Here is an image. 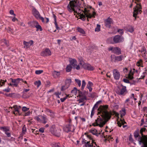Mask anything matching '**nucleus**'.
<instances>
[{
  "mask_svg": "<svg viewBox=\"0 0 147 147\" xmlns=\"http://www.w3.org/2000/svg\"><path fill=\"white\" fill-rule=\"evenodd\" d=\"M86 83L85 80H83L82 82V85L81 87V90H83L84 89L86 86Z\"/></svg>",
  "mask_w": 147,
  "mask_h": 147,
  "instance_id": "ea45409f",
  "label": "nucleus"
},
{
  "mask_svg": "<svg viewBox=\"0 0 147 147\" xmlns=\"http://www.w3.org/2000/svg\"><path fill=\"white\" fill-rule=\"evenodd\" d=\"M134 28L132 26H130L128 29L127 31L131 33H132L134 32Z\"/></svg>",
  "mask_w": 147,
  "mask_h": 147,
  "instance_id": "a18cd8bd",
  "label": "nucleus"
},
{
  "mask_svg": "<svg viewBox=\"0 0 147 147\" xmlns=\"http://www.w3.org/2000/svg\"><path fill=\"white\" fill-rule=\"evenodd\" d=\"M39 116L40 115H38L37 116H36L34 117V119L38 121L39 122H42V120L40 119L41 118H40Z\"/></svg>",
  "mask_w": 147,
  "mask_h": 147,
  "instance_id": "4c0bfd02",
  "label": "nucleus"
},
{
  "mask_svg": "<svg viewBox=\"0 0 147 147\" xmlns=\"http://www.w3.org/2000/svg\"><path fill=\"white\" fill-rule=\"evenodd\" d=\"M77 6V1H71L69 3L68 5L67 8L68 11L70 12L74 11V12L77 13V11H76L74 7H76Z\"/></svg>",
  "mask_w": 147,
  "mask_h": 147,
  "instance_id": "39448f33",
  "label": "nucleus"
},
{
  "mask_svg": "<svg viewBox=\"0 0 147 147\" xmlns=\"http://www.w3.org/2000/svg\"><path fill=\"white\" fill-rule=\"evenodd\" d=\"M90 140H92V136L89 135H88L86 133L84 134Z\"/></svg>",
  "mask_w": 147,
  "mask_h": 147,
  "instance_id": "09e8293b",
  "label": "nucleus"
},
{
  "mask_svg": "<svg viewBox=\"0 0 147 147\" xmlns=\"http://www.w3.org/2000/svg\"><path fill=\"white\" fill-rule=\"evenodd\" d=\"M83 12H84L85 15L83 13H80V18L82 20H85L86 19V16L88 18H91L92 17L94 18L96 14V13L95 11H93L92 15H91L90 13H89L90 10L88 9V8L85 7L84 9V10H83Z\"/></svg>",
  "mask_w": 147,
  "mask_h": 147,
  "instance_id": "7ed1b4c3",
  "label": "nucleus"
},
{
  "mask_svg": "<svg viewBox=\"0 0 147 147\" xmlns=\"http://www.w3.org/2000/svg\"><path fill=\"white\" fill-rule=\"evenodd\" d=\"M69 61L70 63V65H72L74 68L78 70L80 69V66L77 65V61L75 59L69 58Z\"/></svg>",
  "mask_w": 147,
  "mask_h": 147,
  "instance_id": "0eeeda50",
  "label": "nucleus"
},
{
  "mask_svg": "<svg viewBox=\"0 0 147 147\" xmlns=\"http://www.w3.org/2000/svg\"><path fill=\"white\" fill-rule=\"evenodd\" d=\"M109 105H100L98 109V113L101 116H98L95 120V122L92 124L94 126H99L101 127L110 119L112 115L111 111L108 112Z\"/></svg>",
  "mask_w": 147,
  "mask_h": 147,
  "instance_id": "f257e3e1",
  "label": "nucleus"
},
{
  "mask_svg": "<svg viewBox=\"0 0 147 147\" xmlns=\"http://www.w3.org/2000/svg\"><path fill=\"white\" fill-rule=\"evenodd\" d=\"M113 73L114 78L115 80H118L120 77V73L117 69H114Z\"/></svg>",
  "mask_w": 147,
  "mask_h": 147,
  "instance_id": "2eb2a0df",
  "label": "nucleus"
},
{
  "mask_svg": "<svg viewBox=\"0 0 147 147\" xmlns=\"http://www.w3.org/2000/svg\"><path fill=\"white\" fill-rule=\"evenodd\" d=\"M123 81L125 83H129V80L126 79H123Z\"/></svg>",
  "mask_w": 147,
  "mask_h": 147,
  "instance_id": "69168bd1",
  "label": "nucleus"
},
{
  "mask_svg": "<svg viewBox=\"0 0 147 147\" xmlns=\"http://www.w3.org/2000/svg\"><path fill=\"white\" fill-rule=\"evenodd\" d=\"M55 95L56 96V97L58 98H59L60 97L59 96V95L60 94L59 93V92H56L55 93Z\"/></svg>",
  "mask_w": 147,
  "mask_h": 147,
  "instance_id": "680f3d73",
  "label": "nucleus"
},
{
  "mask_svg": "<svg viewBox=\"0 0 147 147\" xmlns=\"http://www.w3.org/2000/svg\"><path fill=\"white\" fill-rule=\"evenodd\" d=\"M93 85V84L90 81L88 82V84L87 85L86 88H88L90 92H91L92 90V86Z\"/></svg>",
  "mask_w": 147,
  "mask_h": 147,
  "instance_id": "a878e982",
  "label": "nucleus"
},
{
  "mask_svg": "<svg viewBox=\"0 0 147 147\" xmlns=\"http://www.w3.org/2000/svg\"><path fill=\"white\" fill-rule=\"evenodd\" d=\"M30 114V112L29 111H28L27 113H25L24 116H27L29 115Z\"/></svg>",
  "mask_w": 147,
  "mask_h": 147,
  "instance_id": "338daca9",
  "label": "nucleus"
},
{
  "mask_svg": "<svg viewBox=\"0 0 147 147\" xmlns=\"http://www.w3.org/2000/svg\"><path fill=\"white\" fill-rule=\"evenodd\" d=\"M118 32L121 34H122L124 33V30L123 29H119Z\"/></svg>",
  "mask_w": 147,
  "mask_h": 147,
  "instance_id": "3c124183",
  "label": "nucleus"
},
{
  "mask_svg": "<svg viewBox=\"0 0 147 147\" xmlns=\"http://www.w3.org/2000/svg\"><path fill=\"white\" fill-rule=\"evenodd\" d=\"M43 72L42 70H36L35 71V73L36 74L39 75L40 74Z\"/></svg>",
  "mask_w": 147,
  "mask_h": 147,
  "instance_id": "49530a36",
  "label": "nucleus"
},
{
  "mask_svg": "<svg viewBox=\"0 0 147 147\" xmlns=\"http://www.w3.org/2000/svg\"><path fill=\"white\" fill-rule=\"evenodd\" d=\"M5 134H6L7 136L8 137H11V134L10 133L8 132V131L5 132Z\"/></svg>",
  "mask_w": 147,
  "mask_h": 147,
  "instance_id": "13d9d810",
  "label": "nucleus"
},
{
  "mask_svg": "<svg viewBox=\"0 0 147 147\" xmlns=\"http://www.w3.org/2000/svg\"><path fill=\"white\" fill-rule=\"evenodd\" d=\"M71 92L72 94H75L76 95L77 93V88L74 87V89L71 91Z\"/></svg>",
  "mask_w": 147,
  "mask_h": 147,
  "instance_id": "37998d69",
  "label": "nucleus"
},
{
  "mask_svg": "<svg viewBox=\"0 0 147 147\" xmlns=\"http://www.w3.org/2000/svg\"><path fill=\"white\" fill-rule=\"evenodd\" d=\"M72 67L71 65L69 64L68 65L66 68V71L67 72H70L71 70Z\"/></svg>",
  "mask_w": 147,
  "mask_h": 147,
  "instance_id": "72a5a7b5",
  "label": "nucleus"
},
{
  "mask_svg": "<svg viewBox=\"0 0 147 147\" xmlns=\"http://www.w3.org/2000/svg\"><path fill=\"white\" fill-rule=\"evenodd\" d=\"M32 13L33 15L37 19H40L42 22L44 21V18L40 16L39 12L35 8H33L32 10Z\"/></svg>",
  "mask_w": 147,
  "mask_h": 147,
  "instance_id": "6e6552de",
  "label": "nucleus"
},
{
  "mask_svg": "<svg viewBox=\"0 0 147 147\" xmlns=\"http://www.w3.org/2000/svg\"><path fill=\"white\" fill-rule=\"evenodd\" d=\"M71 82V79H67L66 80L65 82V85L62 86L61 90L63 91L67 88L70 85Z\"/></svg>",
  "mask_w": 147,
  "mask_h": 147,
  "instance_id": "ddd939ff",
  "label": "nucleus"
},
{
  "mask_svg": "<svg viewBox=\"0 0 147 147\" xmlns=\"http://www.w3.org/2000/svg\"><path fill=\"white\" fill-rule=\"evenodd\" d=\"M108 50L109 51H111L113 53L117 55H119L121 53L120 49L117 47H110L108 48Z\"/></svg>",
  "mask_w": 147,
  "mask_h": 147,
  "instance_id": "1a4fd4ad",
  "label": "nucleus"
},
{
  "mask_svg": "<svg viewBox=\"0 0 147 147\" xmlns=\"http://www.w3.org/2000/svg\"><path fill=\"white\" fill-rule=\"evenodd\" d=\"M112 20L111 18H108L105 22V26L107 27H110L112 23Z\"/></svg>",
  "mask_w": 147,
  "mask_h": 147,
  "instance_id": "5701e85b",
  "label": "nucleus"
},
{
  "mask_svg": "<svg viewBox=\"0 0 147 147\" xmlns=\"http://www.w3.org/2000/svg\"><path fill=\"white\" fill-rule=\"evenodd\" d=\"M20 80H23L20 78H17L16 79H13L10 78L9 80V81L12 83L13 84V86L16 87L18 86Z\"/></svg>",
  "mask_w": 147,
  "mask_h": 147,
  "instance_id": "f8f14e48",
  "label": "nucleus"
},
{
  "mask_svg": "<svg viewBox=\"0 0 147 147\" xmlns=\"http://www.w3.org/2000/svg\"><path fill=\"white\" fill-rule=\"evenodd\" d=\"M28 24L31 26H35V25L38 24V23L36 21H33V22H31L29 23H28Z\"/></svg>",
  "mask_w": 147,
  "mask_h": 147,
  "instance_id": "7c9ffc66",
  "label": "nucleus"
},
{
  "mask_svg": "<svg viewBox=\"0 0 147 147\" xmlns=\"http://www.w3.org/2000/svg\"><path fill=\"white\" fill-rule=\"evenodd\" d=\"M60 131L61 130L60 129L56 128L54 125H51L50 129V131L51 134L57 137H59L60 136Z\"/></svg>",
  "mask_w": 147,
  "mask_h": 147,
  "instance_id": "423d86ee",
  "label": "nucleus"
},
{
  "mask_svg": "<svg viewBox=\"0 0 147 147\" xmlns=\"http://www.w3.org/2000/svg\"><path fill=\"white\" fill-rule=\"evenodd\" d=\"M10 128L8 127H3L2 130L3 131L5 132L9 131Z\"/></svg>",
  "mask_w": 147,
  "mask_h": 147,
  "instance_id": "f704fd0d",
  "label": "nucleus"
},
{
  "mask_svg": "<svg viewBox=\"0 0 147 147\" xmlns=\"http://www.w3.org/2000/svg\"><path fill=\"white\" fill-rule=\"evenodd\" d=\"M54 147H60V144L59 143H55L54 144Z\"/></svg>",
  "mask_w": 147,
  "mask_h": 147,
  "instance_id": "5fc2aeb1",
  "label": "nucleus"
},
{
  "mask_svg": "<svg viewBox=\"0 0 147 147\" xmlns=\"http://www.w3.org/2000/svg\"><path fill=\"white\" fill-rule=\"evenodd\" d=\"M127 93V91L126 89V87L123 86L120 91L118 92V94L119 95L124 96Z\"/></svg>",
  "mask_w": 147,
  "mask_h": 147,
  "instance_id": "a211bd4d",
  "label": "nucleus"
},
{
  "mask_svg": "<svg viewBox=\"0 0 147 147\" xmlns=\"http://www.w3.org/2000/svg\"><path fill=\"white\" fill-rule=\"evenodd\" d=\"M133 74L132 73L131 74L130 73H129L128 75V77L129 78L131 79H132L133 78Z\"/></svg>",
  "mask_w": 147,
  "mask_h": 147,
  "instance_id": "bf43d9fd",
  "label": "nucleus"
},
{
  "mask_svg": "<svg viewBox=\"0 0 147 147\" xmlns=\"http://www.w3.org/2000/svg\"><path fill=\"white\" fill-rule=\"evenodd\" d=\"M146 129L145 127L142 128L140 130V133L141 136H140L138 139L140 145L142 144L141 147H147V135H144L143 134L146 130Z\"/></svg>",
  "mask_w": 147,
  "mask_h": 147,
  "instance_id": "f03ea898",
  "label": "nucleus"
},
{
  "mask_svg": "<svg viewBox=\"0 0 147 147\" xmlns=\"http://www.w3.org/2000/svg\"><path fill=\"white\" fill-rule=\"evenodd\" d=\"M75 81L76 82V83L78 84V86L79 87H80L81 85V81L79 79H75Z\"/></svg>",
  "mask_w": 147,
  "mask_h": 147,
  "instance_id": "c03bdc74",
  "label": "nucleus"
},
{
  "mask_svg": "<svg viewBox=\"0 0 147 147\" xmlns=\"http://www.w3.org/2000/svg\"><path fill=\"white\" fill-rule=\"evenodd\" d=\"M60 74V71H54L52 72V75L53 77L55 78H57L59 77Z\"/></svg>",
  "mask_w": 147,
  "mask_h": 147,
  "instance_id": "b1692460",
  "label": "nucleus"
},
{
  "mask_svg": "<svg viewBox=\"0 0 147 147\" xmlns=\"http://www.w3.org/2000/svg\"><path fill=\"white\" fill-rule=\"evenodd\" d=\"M141 53L143 54L142 56L145 57L146 56L145 53L146 52V49L145 48L143 47L141 50Z\"/></svg>",
  "mask_w": 147,
  "mask_h": 147,
  "instance_id": "e433bc0d",
  "label": "nucleus"
},
{
  "mask_svg": "<svg viewBox=\"0 0 147 147\" xmlns=\"http://www.w3.org/2000/svg\"><path fill=\"white\" fill-rule=\"evenodd\" d=\"M25 126H24L22 128V133L23 134H25L26 130V128Z\"/></svg>",
  "mask_w": 147,
  "mask_h": 147,
  "instance_id": "8fccbe9b",
  "label": "nucleus"
},
{
  "mask_svg": "<svg viewBox=\"0 0 147 147\" xmlns=\"http://www.w3.org/2000/svg\"><path fill=\"white\" fill-rule=\"evenodd\" d=\"M13 30L11 28H10L8 27V31L9 32L13 33V32H12Z\"/></svg>",
  "mask_w": 147,
  "mask_h": 147,
  "instance_id": "0e129e2a",
  "label": "nucleus"
},
{
  "mask_svg": "<svg viewBox=\"0 0 147 147\" xmlns=\"http://www.w3.org/2000/svg\"><path fill=\"white\" fill-rule=\"evenodd\" d=\"M91 133L94 135H95L96 133L97 130L95 129L92 130L91 131Z\"/></svg>",
  "mask_w": 147,
  "mask_h": 147,
  "instance_id": "864d4df0",
  "label": "nucleus"
},
{
  "mask_svg": "<svg viewBox=\"0 0 147 147\" xmlns=\"http://www.w3.org/2000/svg\"><path fill=\"white\" fill-rule=\"evenodd\" d=\"M66 96L63 98H61L60 99V100L62 102H63L68 97H69V95H67L65 94Z\"/></svg>",
  "mask_w": 147,
  "mask_h": 147,
  "instance_id": "79ce46f5",
  "label": "nucleus"
},
{
  "mask_svg": "<svg viewBox=\"0 0 147 147\" xmlns=\"http://www.w3.org/2000/svg\"><path fill=\"white\" fill-rule=\"evenodd\" d=\"M45 111L46 113H48L49 115L52 117H53L54 115V112L52 111L49 109H46Z\"/></svg>",
  "mask_w": 147,
  "mask_h": 147,
  "instance_id": "bb28decb",
  "label": "nucleus"
},
{
  "mask_svg": "<svg viewBox=\"0 0 147 147\" xmlns=\"http://www.w3.org/2000/svg\"><path fill=\"white\" fill-rule=\"evenodd\" d=\"M63 130L66 132H68L69 131H72L74 132L75 128L74 126L72 125L68 124L66 125L63 128Z\"/></svg>",
  "mask_w": 147,
  "mask_h": 147,
  "instance_id": "9d476101",
  "label": "nucleus"
},
{
  "mask_svg": "<svg viewBox=\"0 0 147 147\" xmlns=\"http://www.w3.org/2000/svg\"><path fill=\"white\" fill-rule=\"evenodd\" d=\"M126 123V122L125 121L124 119L121 118L120 121H118L117 122V124L118 126L119 127H121L122 125H123V128H125L127 127V125H124V124Z\"/></svg>",
  "mask_w": 147,
  "mask_h": 147,
  "instance_id": "6ab92c4d",
  "label": "nucleus"
},
{
  "mask_svg": "<svg viewBox=\"0 0 147 147\" xmlns=\"http://www.w3.org/2000/svg\"><path fill=\"white\" fill-rule=\"evenodd\" d=\"M33 41L32 40H30L28 42H27L26 41H23V44L24 45V47L27 49L29 47L33 44Z\"/></svg>",
  "mask_w": 147,
  "mask_h": 147,
  "instance_id": "412c9836",
  "label": "nucleus"
},
{
  "mask_svg": "<svg viewBox=\"0 0 147 147\" xmlns=\"http://www.w3.org/2000/svg\"><path fill=\"white\" fill-rule=\"evenodd\" d=\"M14 108V111L13 112V113L15 115H18L20 114L19 112V108L18 107V106L17 105H15L13 107H10L9 108H11V109H12L13 108Z\"/></svg>",
  "mask_w": 147,
  "mask_h": 147,
  "instance_id": "4be33fe9",
  "label": "nucleus"
},
{
  "mask_svg": "<svg viewBox=\"0 0 147 147\" xmlns=\"http://www.w3.org/2000/svg\"><path fill=\"white\" fill-rule=\"evenodd\" d=\"M144 119L142 118L141 119V121L142 122V123H141V124L140 125V126H142V125H143L144 124H146V122H144Z\"/></svg>",
  "mask_w": 147,
  "mask_h": 147,
  "instance_id": "603ef678",
  "label": "nucleus"
},
{
  "mask_svg": "<svg viewBox=\"0 0 147 147\" xmlns=\"http://www.w3.org/2000/svg\"><path fill=\"white\" fill-rule=\"evenodd\" d=\"M113 40L114 43H120L124 41V38L123 37L119 35H116L113 37Z\"/></svg>",
  "mask_w": 147,
  "mask_h": 147,
  "instance_id": "9b49d317",
  "label": "nucleus"
},
{
  "mask_svg": "<svg viewBox=\"0 0 147 147\" xmlns=\"http://www.w3.org/2000/svg\"><path fill=\"white\" fill-rule=\"evenodd\" d=\"M100 25L97 24L96 26V27L95 29V32H99L100 30Z\"/></svg>",
  "mask_w": 147,
  "mask_h": 147,
  "instance_id": "58836bf2",
  "label": "nucleus"
},
{
  "mask_svg": "<svg viewBox=\"0 0 147 147\" xmlns=\"http://www.w3.org/2000/svg\"><path fill=\"white\" fill-rule=\"evenodd\" d=\"M39 131L41 133H43L44 131V129L42 127L40 128L39 129Z\"/></svg>",
  "mask_w": 147,
  "mask_h": 147,
  "instance_id": "e2e57ef3",
  "label": "nucleus"
},
{
  "mask_svg": "<svg viewBox=\"0 0 147 147\" xmlns=\"http://www.w3.org/2000/svg\"><path fill=\"white\" fill-rule=\"evenodd\" d=\"M94 146L93 144H92V145H91V144H89L88 145H86V147H93Z\"/></svg>",
  "mask_w": 147,
  "mask_h": 147,
  "instance_id": "774afa93",
  "label": "nucleus"
},
{
  "mask_svg": "<svg viewBox=\"0 0 147 147\" xmlns=\"http://www.w3.org/2000/svg\"><path fill=\"white\" fill-rule=\"evenodd\" d=\"M142 64V61L140 59L137 62V65L138 66H141Z\"/></svg>",
  "mask_w": 147,
  "mask_h": 147,
  "instance_id": "de8ad7c7",
  "label": "nucleus"
},
{
  "mask_svg": "<svg viewBox=\"0 0 147 147\" xmlns=\"http://www.w3.org/2000/svg\"><path fill=\"white\" fill-rule=\"evenodd\" d=\"M101 101H99L98 102H97L95 104L94 106L93 107L91 112V114L90 115V117L91 118H92L94 114L95 113V109H96L98 107V105L99 103L100 102H101Z\"/></svg>",
  "mask_w": 147,
  "mask_h": 147,
  "instance_id": "aec40b11",
  "label": "nucleus"
},
{
  "mask_svg": "<svg viewBox=\"0 0 147 147\" xmlns=\"http://www.w3.org/2000/svg\"><path fill=\"white\" fill-rule=\"evenodd\" d=\"M82 67L85 69L88 70L92 71L94 69V67L92 66L90 64L84 63L82 65Z\"/></svg>",
  "mask_w": 147,
  "mask_h": 147,
  "instance_id": "dca6fc26",
  "label": "nucleus"
},
{
  "mask_svg": "<svg viewBox=\"0 0 147 147\" xmlns=\"http://www.w3.org/2000/svg\"><path fill=\"white\" fill-rule=\"evenodd\" d=\"M35 27L37 28L36 30V31H38L39 30L40 31H41L42 30L41 26L39 25V24L37 25H35Z\"/></svg>",
  "mask_w": 147,
  "mask_h": 147,
  "instance_id": "c9c22d12",
  "label": "nucleus"
},
{
  "mask_svg": "<svg viewBox=\"0 0 147 147\" xmlns=\"http://www.w3.org/2000/svg\"><path fill=\"white\" fill-rule=\"evenodd\" d=\"M34 84L38 88L41 85V82L40 80L36 81L34 83Z\"/></svg>",
  "mask_w": 147,
  "mask_h": 147,
  "instance_id": "a19ab883",
  "label": "nucleus"
},
{
  "mask_svg": "<svg viewBox=\"0 0 147 147\" xmlns=\"http://www.w3.org/2000/svg\"><path fill=\"white\" fill-rule=\"evenodd\" d=\"M2 45H4L6 47L9 46L8 41L5 39H3L1 40Z\"/></svg>",
  "mask_w": 147,
  "mask_h": 147,
  "instance_id": "cd10ccee",
  "label": "nucleus"
},
{
  "mask_svg": "<svg viewBox=\"0 0 147 147\" xmlns=\"http://www.w3.org/2000/svg\"><path fill=\"white\" fill-rule=\"evenodd\" d=\"M39 116L42 119L41 122L44 124H45L47 123V118L41 115H40Z\"/></svg>",
  "mask_w": 147,
  "mask_h": 147,
  "instance_id": "c85d7f7f",
  "label": "nucleus"
},
{
  "mask_svg": "<svg viewBox=\"0 0 147 147\" xmlns=\"http://www.w3.org/2000/svg\"><path fill=\"white\" fill-rule=\"evenodd\" d=\"M51 54L50 50L48 49H46L44 51L41 52L40 55L42 56L45 57L50 56Z\"/></svg>",
  "mask_w": 147,
  "mask_h": 147,
  "instance_id": "4468645a",
  "label": "nucleus"
},
{
  "mask_svg": "<svg viewBox=\"0 0 147 147\" xmlns=\"http://www.w3.org/2000/svg\"><path fill=\"white\" fill-rule=\"evenodd\" d=\"M95 92H92L90 94V96L92 98H94L96 96Z\"/></svg>",
  "mask_w": 147,
  "mask_h": 147,
  "instance_id": "6e6d98bb",
  "label": "nucleus"
},
{
  "mask_svg": "<svg viewBox=\"0 0 147 147\" xmlns=\"http://www.w3.org/2000/svg\"><path fill=\"white\" fill-rule=\"evenodd\" d=\"M77 30L78 32L81 33L82 34H84L86 33L85 31L84 30L80 28L79 27H78L77 28Z\"/></svg>",
  "mask_w": 147,
  "mask_h": 147,
  "instance_id": "473e14b6",
  "label": "nucleus"
},
{
  "mask_svg": "<svg viewBox=\"0 0 147 147\" xmlns=\"http://www.w3.org/2000/svg\"><path fill=\"white\" fill-rule=\"evenodd\" d=\"M87 98L86 96H84L83 97L80 98V99L78 100L79 103L85 102L84 101L86 100Z\"/></svg>",
  "mask_w": 147,
  "mask_h": 147,
  "instance_id": "c756f323",
  "label": "nucleus"
},
{
  "mask_svg": "<svg viewBox=\"0 0 147 147\" xmlns=\"http://www.w3.org/2000/svg\"><path fill=\"white\" fill-rule=\"evenodd\" d=\"M134 137L136 138V139L138 140V138H139L140 136H141L139 134V131L138 129H136L134 133Z\"/></svg>",
  "mask_w": 147,
  "mask_h": 147,
  "instance_id": "393cba45",
  "label": "nucleus"
},
{
  "mask_svg": "<svg viewBox=\"0 0 147 147\" xmlns=\"http://www.w3.org/2000/svg\"><path fill=\"white\" fill-rule=\"evenodd\" d=\"M111 57V60L112 61H113L115 62H116L117 61H121L123 58V56L121 55L117 56H115L114 57Z\"/></svg>",
  "mask_w": 147,
  "mask_h": 147,
  "instance_id": "f3484780",
  "label": "nucleus"
},
{
  "mask_svg": "<svg viewBox=\"0 0 147 147\" xmlns=\"http://www.w3.org/2000/svg\"><path fill=\"white\" fill-rule=\"evenodd\" d=\"M9 13L11 15H13L14 17L16 16V14L14 13V12L13 10H11L9 11Z\"/></svg>",
  "mask_w": 147,
  "mask_h": 147,
  "instance_id": "052dcab7",
  "label": "nucleus"
},
{
  "mask_svg": "<svg viewBox=\"0 0 147 147\" xmlns=\"http://www.w3.org/2000/svg\"><path fill=\"white\" fill-rule=\"evenodd\" d=\"M120 113L121 118L123 119V117L126 114L125 109H123L121 110L120 111Z\"/></svg>",
  "mask_w": 147,
  "mask_h": 147,
  "instance_id": "2f4dec72",
  "label": "nucleus"
},
{
  "mask_svg": "<svg viewBox=\"0 0 147 147\" xmlns=\"http://www.w3.org/2000/svg\"><path fill=\"white\" fill-rule=\"evenodd\" d=\"M29 109V108H27L25 107H23L22 108V110L24 111H28Z\"/></svg>",
  "mask_w": 147,
  "mask_h": 147,
  "instance_id": "4d7b16f0",
  "label": "nucleus"
},
{
  "mask_svg": "<svg viewBox=\"0 0 147 147\" xmlns=\"http://www.w3.org/2000/svg\"><path fill=\"white\" fill-rule=\"evenodd\" d=\"M135 3H136V5L133 8V16L135 18V20L137 15L139 13H141L142 12L141 10L142 8L141 5L140 3H138L136 1Z\"/></svg>",
  "mask_w": 147,
  "mask_h": 147,
  "instance_id": "20e7f679",
  "label": "nucleus"
}]
</instances>
